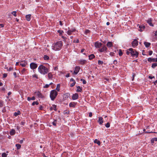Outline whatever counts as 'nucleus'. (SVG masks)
<instances>
[{"label":"nucleus","mask_w":157,"mask_h":157,"mask_svg":"<svg viewBox=\"0 0 157 157\" xmlns=\"http://www.w3.org/2000/svg\"><path fill=\"white\" fill-rule=\"evenodd\" d=\"M63 46V42L61 41H59L52 45V49L56 51L59 50Z\"/></svg>","instance_id":"obj_1"},{"label":"nucleus","mask_w":157,"mask_h":157,"mask_svg":"<svg viewBox=\"0 0 157 157\" xmlns=\"http://www.w3.org/2000/svg\"><path fill=\"white\" fill-rule=\"evenodd\" d=\"M38 69L39 71L43 75L46 74L48 71V68L43 65L40 66Z\"/></svg>","instance_id":"obj_2"},{"label":"nucleus","mask_w":157,"mask_h":157,"mask_svg":"<svg viewBox=\"0 0 157 157\" xmlns=\"http://www.w3.org/2000/svg\"><path fill=\"white\" fill-rule=\"evenodd\" d=\"M58 94L57 92L55 90H52L50 93V97L52 100H54Z\"/></svg>","instance_id":"obj_3"},{"label":"nucleus","mask_w":157,"mask_h":157,"mask_svg":"<svg viewBox=\"0 0 157 157\" xmlns=\"http://www.w3.org/2000/svg\"><path fill=\"white\" fill-rule=\"evenodd\" d=\"M128 50L130 52L131 55L132 57L136 56L138 57V53L135 50H133L132 48H130L128 49Z\"/></svg>","instance_id":"obj_4"},{"label":"nucleus","mask_w":157,"mask_h":157,"mask_svg":"<svg viewBox=\"0 0 157 157\" xmlns=\"http://www.w3.org/2000/svg\"><path fill=\"white\" fill-rule=\"evenodd\" d=\"M37 64L34 63H32L30 64V68L33 69H35L37 68Z\"/></svg>","instance_id":"obj_5"},{"label":"nucleus","mask_w":157,"mask_h":157,"mask_svg":"<svg viewBox=\"0 0 157 157\" xmlns=\"http://www.w3.org/2000/svg\"><path fill=\"white\" fill-rule=\"evenodd\" d=\"M132 46L133 47H135L138 44V41L136 39H134L132 43Z\"/></svg>","instance_id":"obj_6"},{"label":"nucleus","mask_w":157,"mask_h":157,"mask_svg":"<svg viewBox=\"0 0 157 157\" xmlns=\"http://www.w3.org/2000/svg\"><path fill=\"white\" fill-rule=\"evenodd\" d=\"M107 48L105 46H103L102 48H99L98 49L99 51L101 52H102L105 51L106 52L107 51Z\"/></svg>","instance_id":"obj_7"},{"label":"nucleus","mask_w":157,"mask_h":157,"mask_svg":"<svg viewBox=\"0 0 157 157\" xmlns=\"http://www.w3.org/2000/svg\"><path fill=\"white\" fill-rule=\"evenodd\" d=\"M102 44L101 43L97 42L95 43L94 46L96 48H100L102 46Z\"/></svg>","instance_id":"obj_8"},{"label":"nucleus","mask_w":157,"mask_h":157,"mask_svg":"<svg viewBox=\"0 0 157 157\" xmlns=\"http://www.w3.org/2000/svg\"><path fill=\"white\" fill-rule=\"evenodd\" d=\"M78 97V95L77 93H75L73 94L72 96V98L73 100L77 99Z\"/></svg>","instance_id":"obj_9"},{"label":"nucleus","mask_w":157,"mask_h":157,"mask_svg":"<svg viewBox=\"0 0 157 157\" xmlns=\"http://www.w3.org/2000/svg\"><path fill=\"white\" fill-rule=\"evenodd\" d=\"M80 67L78 66H76L75 68V70L74 71V73L75 75H77L79 72Z\"/></svg>","instance_id":"obj_10"},{"label":"nucleus","mask_w":157,"mask_h":157,"mask_svg":"<svg viewBox=\"0 0 157 157\" xmlns=\"http://www.w3.org/2000/svg\"><path fill=\"white\" fill-rule=\"evenodd\" d=\"M152 20L151 18H150L147 20L146 21L147 23L149 25L151 26H153V25L152 23Z\"/></svg>","instance_id":"obj_11"},{"label":"nucleus","mask_w":157,"mask_h":157,"mask_svg":"<svg viewBox=\"0 0 157 157\" xmlns=\"http://www.w3.org/2000/svg\"><path fill=\"white\" fill-rule=\"evenodd\" d=\"M139 30L140 32H142L145 28V26L144 25H140L139 27Z\"/></svg>","instance_id":"obj_12"},{"label":"nucleus","mask_w":157,"mask_h":157,"mask_svg":"<svg viewBox=\"0 0 157 157\" xmlns=\"http://www.w3.org/2000/svg\"><path fill=\"white\" fill-rule=\"evenodd\" d=\"M27 64V63L26 62H25V61H21L20 62V65L22 67H25V66Z\"/></svg>","instance_id":"obj_13"},{"label":"nucleus","mask_w":157,"mask_h":157,"mask_svg":"<svg viewBox=\"0 0 157 157\" xmlns=\"http://www.w3.org/2000/svg\"><path fill=\"white\" fill-rule=\"evenodd\" d=\"M36 93H37V95L40 98H42L43 97V96L42 94L39 91H37L36 92Z\"/></svg>","instance_id":"obj_14"},{"label":"nucleus","mask_w":157,"mask_h":157,"mask_svg":"<svg viewBox=\"0 0 157 157\" xmlns=\"http://www.w3.org/2000/svg\"><path fill=\"white\" fill-rule=\"evenodd\" d=\"M86 62V61L84 59H81L79 60V63L81 64L82 65L84 64Z\"/></svg>","instance_id":"obj_15"},{"label":"nucleus","mask_w":157,"mask_h":157,"mask_svg":"<svg viewBox=\"0 0 157 157\" xmlns=\"http://www.w3.org/2000/svg\"><path fill=\"white\" fill-rule=\"evenodd\" d=\"M31 15L30 14L26 15L25 17L26 20L28 21H30L31 19Z\"/></svg>","instance_id":"obj_16"},{"label":"nucleus","mask_w":157,"mask_h":157,"mask_svg":"<svg viewBox=\"0 0 157 157\" xmlns=\"http://www.w3.org/2000/svg\"><path fill=\"white\" fill-rule=\"evenodd\" d=\"M56 105H52V107H51L50 108V110L52 111V110L53 109H54V110L56 111Z\"/></svg>","instance_id":"obj_17"},{"label":"nucleus","mask_w":157,"mask_h":157,"mask_svg":"<svg viewBox=\"0 0 157 157\" xmlns=\"http://www.w3.org/2000/svg\"><path fill=\"white\" fill-rule=\"evenodd\" d=\"M144 44L145 47L147 48L149 47V46L151 45L150 43L147 42H144Z\"/></svg>","instance_id":"obj_18"},{"label":"nucleus","mask_w":157,"mask_h":157,"mask_svg":"<svg viewBox=\"0 0 157 157\" xmlns=\"http://www.w3.org/2000/svg\"><path fill=\"white\" fill-rule=\"evenodd\" d=\"M103 118L101 117H100L98 119V122L100 124H101L103 123Z\"/></svg>","instance_id":"obj_19"},{"label":"nucleus","mask_w":157,"mask_h":157,"mask_svg":"<svg viewBox=\"0 0 157 157\" xmlns=\"http://www.w3.org/2000/svg\"><path fill=\"white\" fill-rule=\"evenodd\" d=\"M10 134L11 135H14L15 133V131L14 129H12L10 132Z\"/></svg>","instance_id":"obj_20"},{"label":"nucleus","mask_w":157,"mask_h":157,"mask_svg":"<svg viewBox=\"0 0 157 157\" xmlns=\"http://www.w3.org/2000/svg\"><path fill=\"white\" fill-rule=\"evenodd\" d=\"M107 46L109 47H111L113 46V44L111 42H108L107 44Z\"/></svg>","instance_id":"obj_21"},{"label":"nucleus","mask_w":157,"mask_h":157,"mask_svg":"<svg viewBox=\"0 0 157 157\" xmlns=\"http://www.w3.org/2000/svg\"><path fill=\"white\" fill-rule=\"evenodd\" d=\"M147 60L149 62H155V58H149L147 59Z\"/></svg>","instance_id":"obj_22"},{"label":"nucleus","mask_w":157,"mask_h":157,"mask_svg":"<svg viewBox=\"0 0 157 157\" xmlns=\"http://www.w3.org/2000/svg\"><path fill=\"white\" fill-rule=\"evenodd\" d=\"M94 142L95 143L97 144L98 145H100L101 143L100 141L98 140L97 139H95L94 141Z\"/></svg>","instance_id":"obj_23"},{"label":"nucleus","mask_w":157,"mask_h":157,"mask_svg":"<svg viewBox=\"0 0 157 157\" xmlns=\"http://www.w3.org/2000/svg\"><path fill=\"white\" fill-rule=\"evenodd\" d=\"M77 89L76 90L77 92H81L82 90V89L80 88V86H77Z\"/></svg>","instance_id":"obj_24"},{"label":"nucleus","mask_w":157,"mask_h":157,"mask_svg":"<svg viewBox=\"0 0 157 157\" xmlns=\"http://www.w3.org/2000/svg\"><path fill=\"white\" fill-rule=\"evenodd\" d=\"M95 57V56L94 54H91L89 56V59L90 60L94 58Z\"/></svg>","instance_id":"obj_25"},{"label":"nucleus","mask_w":157,"mask_h":157,"mask_svg":"<svg viewBox=\"0 0 157 157\" xmlns=\"http://www.w3.org/2000/svg\"><path fill=\"white\" fill-rule=\"evenodd\" d=\"M35 99V98L34 96H33L32 98L28 97L27 98V100L28 101H29L31 100H34Z\"/></svg>","instance_id":"obj_26"},{"label":"nucleus","mask_w":157,"mask_h":157,"mask_svg":"<svg viewBox=\"0 0 157 157\" xmlns=\"http://www.w3.org/2000/svg\"><path fill=\"white\" fill-rule=\"evenodd\" d=\"M16 147H17V150H18V149H19L21 148V146L20 144H16Z\"/></svg>","instance_id":"obj_27"},{"label":"nucleus","mask_w":157,"mask_h":157,"mask_svg":"<svg viewBox=\"0 0 157 157\" xmlns=\"http://www.w3.org/2000/svg\"><path fill=\"white\" fill-rule=\"evenodd\" d=\"M20 114V112L19 110L17 111V112L14 113V115L15 116H17L19 114Z\"/></svg>","instance_id":"obj_28"},{"label":"nucleus","mask_w":157,"mask_h":157,"mask_svg":"<svg viewBox=\"0 0 157 157\" xmlns=\"http://www.w3.org/2000/svg\"><path fill=\"white\" fill-rule=\"evenodd\" d=\"M48 78L49 79L52 78V75L51 73H49L48 74Z\"/></svg>","instance_id":"obj_29"},{"label":"nucleus","mask_w":157,"mask_h":157,"mask_svg":"<svg viewBox=\"0 0 157 157\" xmlns=\"http://www.w3.org/2000/svg\"><path fill=\"white\" fill-rule=\"evenodd\" d=\"M60 85L59 84H57L56 88V90H57V91H59L60 90Z\"/></svg>","instance_id":"obj_30"},{"label":"nucleus","mask_w":157,"mask_h":157,"mask_svg":"<svg viewBox=\"0 0 157 157\" xmlns=\"http://www.w3.org/2000/svg\"><path fill=\"white\" fill-rule=\"evenodd\" d=\"M157 66V63H152L151 65V67L153 68H155L156 66Z\"/></svg>","instance_id":"obj_31"},{"label":"nucleus","mask_w":157,"mask_h":157,"mask_svg":"<svg viewBox=\"0 0 157 157\" xmlns=\"http://www.w3.org/2000/svg\"><path fill=\"white\" fill-rule=\"evenodd\" d=\"M44 60H48L49 59V57L46 55H45L44 56Z\"/></svg>","instance_id":"obj_32"},{"label":"nucleus","mask_w":157,"mask_h":157,"mask_svg":"<svg viewBox=\"0 0 157 157\" xmlns=\"http://www.w3.org/2000/svg\"><path fill=\"white\" fill-rule=\"evenodd\" d=\"M123 55V52L121 50L119 49V55L120 56H121Z\"/></svg>","instance_id":"obj_33"},{"label":"nucleus","mask_w":157,"mask_h":157,"mask_svg":"<svg viewBox=\"0 0 157 157\" xmlns=\"http://www.w3.org/2000/svg\"><path fill=\"white\" fill-rule=\"evenodd\" d=\"M16 12V11H13L11 13V14L13 15L15 17L17 16Z\"/></svg>","instance_id":"obj_34"},{"label":"nucleus","mask_w":157,"mask_h":157,"mask_svg":"<svg viewBox=\"0 0 157 157\" xmlns=\"http://www.w3.org/2000/svg\"><path fill=\"white\" fill-rule=\"evenodd\" d=\"M80 80L82 81V83L84 84H85L86 83V82L85 79L82 78Z\"/></svg>","instance_id":"obj_35"},{"label":"nucleus","mask_w":157,"mask_h":157,"mask_svg":"<svg viewBox=\"0 0 157 157\" xmlns=\"http://www.w3.org/2000/svg\"><path fill=\"white\" fill-rule=\"evenodd\" d=\"M39 104V103L38 102H37V101H34L32 103V105H34L35 104L36 105H38Z\"/></svg>","instance_id":"obj_36"},{"label":"nucleus","mask_w":157,"mask_h":157,"mask_svg":"<svg viewBox=\"0 0 157 157\" xmlns=\"http://www.w3.org/2000/svg\"><path fill=\"white\" fill-rule=\"evenodd\" d=\"M58 32L59 33V35L60 36H61V35L62 34V33H63V31L62 30H59L58 31Z\"/></svg>","instance_id":"obj_37"},{"label":"nucleus","mask_w":157,"mask_h":157,"mask_svg":"<svg viewBox=\"0 0 157 157\" xmlns=\"http://www.w3.org/2000/svg\"><path fill=\"white\" fill-rule=\"evenodd\" d=\"M69 106L70 107H74L75 105L74 103H70L69 104Z\"/></svg>","instance_id":"obj_38"},{"label":"nucleus","mask_w":157,"mask_h":157,"mask_svg":"<svg viewBox=\"0 0 157 157\" xmlns=\"http://www.w3.org/2000/svg\"><path fill=\"white\" fill-rule=\"evenodd\" d=\"M2 157H6L7 154L5 153H3L2 155Z\"/></svg>","instance_id":"obj_39"},{"label":"nucleus","mask_w":157,"mask_h":157,"mask_svg":"<svg viewBox=\"0 0 157 157\" xmlns=\"http://www.w3.org/2000/svg\"><path fill=\"white\" fill-rule=\"evenodd\" d=\"M105 126L106 128H109L110 127V123L109 122L107 123Z\"/></svg>","instance_id":"obj_40"},{"label":"nucleus","mask_w":157,"mask_h":157,"mask_svg":"<svg viewBox=\"0 0 157 157\" xmlns=\"http://www.w3.org/2000/svg\"><path fill=\"white\" fill-rule=\"evenodd\" d=\"M98 63L99 64L102 65L103 64V62L102 61L99 60L98 61Z\"/></svg>","instance_id":"obj_41"},{"label":"nucleus","mask_w":157,"mask_h":157,"mask_svg":"<svg viewBox=\"0 0 157 157\" xmlns=\"http://www.w3.org/2000/svg\"><path fill=\"white\" fill-rule=\"evenodd\" d=\"M67 34L68 35H71L72 34V33L71 32V31H70V30H68V31L67 32Z\"/></svg>","instance_id":"obj_42"},{"label":"nucleus","mask_w":157,"mask_h":157,"mask_svg":"<svg viewBox=\"0 0 157 157\" xmlns=\"http://www.w3.org/2000/svg\"><path fill=\"white\" fill-rule=\"evenodd\" d=\"M76 83V82L75 81H74L72 84H71L70 85V86L71 87H73L75 85V84Z\"/></svg>","instance_id":"obj_43"},{"label":"nucleus","mask_w":157,"mask_h":157,"mask_svg":"<svg viewBox=\"0 0 157 157\" xmlns=\"http://www.w3.org/2000/svg\"><path fill=\"white\" fill-rule=\"evenodd\" d=\"M79 42V40L78 39H77L76 40H73L74 43H78Z\"/></svg>","instance_id":"obj_44"},{"label":"nucleus","mask_w":157,"mask_h":157,"mask_svg":"<svg viewBox=\"0 0 157 157\" xmlns=\"http://www.w3.org/2000/svg\"><path fill=\"white\" fill-rule=\"evenodd\" d=\"M70 30L71 32L72 33H73L74 32H75L76 30V29L75 28H73V29H72Z\"/></svg>","instance_id":"obj_45"},{"label":"nucleus","mask_w":157,"mask_h":157,"mask_svg":"<svg viewBox=\"0 0 157 157\" xmlns=\"http://www.w3.org/2000/svg\"><path fill=\"white\" fill-rule=\"evenodd\" d=\"M49 86V84H46L45 86H44V88H48Z\"/></svg>","instance_id":"obj_46"},{"label":"nucleus","mask_w":157,"mask_h":157,"mask_svg":"<svg viewBox=\"0 0 157 157\" xmlns=\"http://www.w3.org/2000/svg\"><path fill=\"white\" fill-rule=\"evenodd\" d=\"M135 75V74L134 73L132 74V81H133L134 80Z\"/></svg>","instance_id":"obj_47"},{"label":"nucleus","mask_w":157,"mask_h":157,"mask_svg":"<svg viewBox=\"0 0 157 157\" xmlns=\"http://www.w3.org/2000/svg\"><path fill=\"white\" fill-rule=\"evenodd\" d=\"M90 32V31L89 30H86L85 31V34H87V33H89Z\"/></svg>","instance_id":"obj_48"},{"label":"nucleus","mask_w":157,"mask_h":157,"mask_svg":"<svg viewBox=\"0 0 157 157\" xmlns=\"http://www.w3.org/2000/svg\"><path fill=\"white\" fill-rule=\"evenodd\" d=\"M3 105V102L2 101H0V107H1Z\"/></svg>","instance_id":"obj_49"},{"label":"nucleus","mask_w":157,"mask_h":157,"mask_svg":"<svg viewBox=\"0 0 157 157\" xmlns=\"http://www.w3.org/2000/svg\"><path fill=\"white\" fill-rule=\"evenodd\" d=\"M56 121L55 120V121H54V122H53L52 123V124L53 125L56 126Z\"/></svg>","instance_id":"obj_50"},{"label":"nucleus","mask_w":157,"mask_h":157,"mask_svg":"<svg viewBox=\"0 0 157 157\" xmlns=\"http://www.w3.org/2000/svg\"><path fill=\"white\" fill-rule=\"evenodd\" d=\"M26 71V69L25 68H23L21 71V72L22 74H23Z\"/></svg>","instance_id":"obj_51"},{"label":"nucleus","mask_w":157,"mask_h":157,"mask_svg":"<svg viewBox=\"0 0 157 157\" xmlns=\"http://www.w3.org/2000/svg\"><path fill=\"white\" fill-rule=\"evenodd\" d=\"M7 76V75L6 74V73H4L3 74V78H5Z\"/></svg>","instance_id":"obj_52"},{"label":"nucleus","mask_w":157,"mask_h":157,"mask_svg":"<svg viewBox=\"0 0 157 157\" xmlns=\"http://www.w3.org/2000/svg\"><path fill=\"white\" fill-rule=\"evenodd\" d=\"M113 63L114 64H116L117 63V61L116 60H115L113 61Z\"/></svg>","instance_id":"obj_53"},{"label":"nucleus","mask_w":157,"mask_h":157,"mask_svg":"<svg viewBox=\"0 0 157 157\" xmlns=\"http://www.w3.org/2000/svg\"><path fill=\"white\" fill-rule=\"evenodd\" d=\"M153 53V52L152 51H150L149 52V55H151Z\"/></svg>","instance_id":"obj_54"},{"label":"nucleus","mask_w":157,"mask_h":157,"mask_svg":"<svg viewBox=\"0 0 157 157\" xmlns=\"http://www.w3.org/2000/svg\"><path fill=\"white\" fill-rule=\"evenodd\" d=\"M33 77H35V78H36V79H37L38 78V77L37 76V75H36V74H34V75H33Z\"/></svg>","instance_id":"obj_55"},{"label":"nucleus","mask_w":157,"mask_h":157,"mask_svg":"<svg viewBox=\"0 0 157 157\" xmlns=\"http://www.w3.org/2000/svg\"><path fill=\"white\" fill-rule=\"evenodd\" d=\"M92 116V113L91 112H90L89 113V117H91Z\"/></svg>","instance_id":"obj_56"},{"label":"nucleus","mask_w":157,"mask_h":157,"mask_svg":"<svg viewBox=\"0 0 157 157\" xmlns=\"http://www.w3.org/2000/svg\"><path fill=\"white\" fill-rule=\"evenodd\" d=\"M130 53V52L128 50V49L127 50V51L126 52V54L127 55H128Z\"/></svg>","instance_id":"obj_57"},{"label":"nucleus","mask_w":157,"mask_h":157,"mask_svg":"<svg viewBox=\"0 0 157 157\" xmlns=\"http://www.w3.org/2000/svg\"><path fill=\"white\" fill-rule=\"evenodd\" d=\"M4 27V25L3 24H0V28H3Z\"/></svg>","instance_id":"obj_58"},{"label":"nucleus","mask_w":157,"mask_h":157,"mask_svg":"<svg viewBox=\"0 0 157 157\" xmlns=\"http://www.w3.org/2000/svg\"><path fill=\"white\" fill-rule=\"evenodd\" d=\"M114 53L112 52H110V56H113L114 55Z\"/></svg>","instance_id":"obj_59"},{"label":"nucleus","mask_w":157,"mask_h":157,"mask_svg":"<svg viewBox=\"0 0 157 157\" xmlns=\"http://www.w3.org/2000/svg\"><path fill=\"white\" fill-rule=\"evenodd\" d=\"M154 141H154L153 138L151 140V143H152V144L154 143Z\"/></svg>","instance_id":"obj_60"},{"label":"nucleus","mask_w":157,"mask_h":157,"mask_svg":"<svg viewBox=\"0 0 157 157\" xmlns=\"http://www.w3.org/2000/svg\"><path fill=\"white\" fill-rule=\"evenodd\" d=\"M25 123V122L22 121L21 123V124L22 125H24Z\"/></svg>","instance_id":"obj_61"},{"label":"nucleus","mask_w":157,"mask_h":157,"mask_svg":"<svg viewBox=\"0 0 157 157\" xmlns=\"http://www.w3.org/2000/svg\"><path fill=\"white\" fill-rule=\"evenodd\" d=\"M148 78H150V79H152L153 78H154L155 77L154 76L152 77V76H149Z\"/></svg>","instance_id":"obj_62"},{"label":"nucleus","mask_w":157,"mask_h":157,"mask_svg":"<svg viewBox=\"0 0 157 157\" xmlns=\"http://www.w3.org/2000/svg\"><path fill=\"white\" fill-rule=\"evenodd\" d=\"M13 75L14 76L15 78L17 77V73L16 72H14L13 73Z\"/></svg>","instance_id":"obj_63"},{"label":"nucleus","mask_w":157,"mask_h":157,"mask_svg":"<svg viewBox=\"0 0 157 157\" xmlns=\"http://www.w3.org/2000/svg\"><path fill=\"white\" fill-rule=\"evenodd\" d=\"M70 76V74L68 73L66 75V77L67 78H68Z\"/></svg>","instance_id":"obj_64"}]
</instances>
